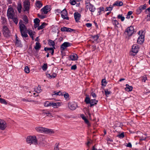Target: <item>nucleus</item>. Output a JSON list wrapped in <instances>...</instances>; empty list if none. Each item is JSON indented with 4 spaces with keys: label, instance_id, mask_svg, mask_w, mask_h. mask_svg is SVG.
I'll return each instance as SVG.
<instances>
[{
    "label": "nucleus",
    "instance_id": "nucleus-59",
    "mask_svg": "<svg viewBox=\"0 0 150 150\" xmlns=\"http://www.w3.org/2000/svg\"><path fill=\"white\" fill-rule=\"evenodd\" d=\"M38 16L40 18L42 19L45 18V16L44 15L42 14H38Z\"/></svg>",
    "mask_w": 150,
    "mask_h": 150
},
{
    "label": "nucleus",
    "instance_id": "nucleus-33",
    "mask_svg": "<svg viewBox=\"0 0 150 150\" xmlns=\"http://www.w3.org/2000/svg\"><path fill=\"white\" fill-rule=\"evenodd\" d=\"M63 96H64V98L67 100H68L69 99V96L68 93L65 92H63Z\"/></svg>",
    "mask_w": 150,
    "mask_h": 150
},
{
    "label": "nucleus",
    "instance_id": "nucleus-63",
    "mask_svg": "<svg viewBox=\"0 0 150 150\" xmlns=\"http://www.w3.org/2000/svg\"><path fill=\"white\" fill-rule=\"evenodd\" d=\"M59 93H58V92H57L56 91H54L52 96H53L54 95L59 96Z\"/></svg>",
    "mask_w": 150,
    "mask_h": 150
},
{
    "label": "nucleus",
    "instance_id": "nucleus-28",
    "mask_svg": "<svg viewBox=\"0 0 150 150\" xmlns=\"http://www.w3.org/2000/svg\"><path fill=\"white\" fill-rule=\"evenodd\" d=\"M112 24L114 25V27L115 28H118V27L117 26L119 24L118 21L116 20H112Z\"/></svg>",
    "mask_w": 150,
    "mask_h": 150
},
{
    "label": "nucleus",
    "instance_id": "nucleus-19",
    "mask_svg": "<svg viewBox=\"0 0 150 150\" xmlns=\"http://www.w3.org/2000/svg\"><path fill=\"white\" fill-rule=\"evenodd\" d=\"M91 37L92 39L94 40L93 41V42H96V43H98L99 42V41L98 40L99 37V35H92Z\"/></svg>",
    "mask_w": 150,
    "mask_h": 150
},
{
    "label": "nucleus",
    "instance_id": "nucleus-57",
    "mask_svg": "<svg viewBox=\"0 0 150 150\" xmlns=\"http://www.w3.org/2000/svg\"><path fill=\"white\" fill-rule=\"evenodd\" d=\"M49 101H47L45 102L44 103V105L45 107H48Z\"/></svg>",
    "mask_w": 150,
    "mask_h": 150
},
{
    "label": "nucleus",
    "instance_id": "nucleus-5",
    "mask_svg": "<svg viewBox=\"0 0 150 150\" xmlns=\"http://www.w3.org/2000/svg\"><path fill=\"white\" fill-rule=\"evenodd\" d=\"M7 15L8 19L13 18V17L14 16L15 13L12 7H11L8 8L7 10Z\"/></svg>",
    "mask_w": 150,
    "mask_h": 150
},
{
    "label": "nucleus",
    "instance_id": "nucleus-4",
    "mask_svg": "<svg viewBox=\"0 0 150 150\" xmlns=\"http://www.w3.org/2000/svg\"><path fill=\"white\" fill-rule=\"evenodd\" d=\"M139 47L137 44H134L132 46V52L130 53V55L134 56L138 52Z\"/></svg>",
    "mask_w": 150,
    "mask_h": 150
},
{
    "label": "nucleus",
    "instance_id": "nucleus-35",
    "mask_svg": "<svg viewBox=\"0 0 150 150\" xmlns=\"http://www.w3.org/2000/svg\"><path fill=\"white\" fill-rule=\"evenodd\" d=\"M48 44L50 46H54L55 45L54 42L50 39L48 40Z\"/></svg>",
    "mask_w": 150,
    "mask_h": 150
},
{
    "label": "nucleus",
    "instance_id": "nucleus-14",
    "mask_svg": "<svg viewBox=\"0 0 150 150\" xmlns=\"http://www.w3.org/2000/svg\"><path fill=\"white\" fill-rule=\"evenodd\" d=\"M6 127V122L3 120H0V129L2 130L5 129Z\"/></svg>",
    "mask_w": 150,
    "mask_h": 150
},
{
    "label": "nucleus",
    "instance_id": "nucleus-8",
    "mask_svg": "<svg viewBox=\"0 0 150 150\" xmlns=\"http://www.w3.org/2000/svg\"><path fill=\"white\" fill-rule=\"evenodd\" d=\"M68 13L67 10L65 9H64L62 11L61 16L64 19L69 20V18L67 16Z\"/></svg>",
    "mask_w": 150,
    "mask_h": 150
},
{
    "label": "nucleus",
    "instance_id": "nucleus-30",
    "mask_svg": "<svg viewBox=\"0 0 150 150\" xmlns=\"http://www.w3.org/2000/svg\"><path fill=\"white\" fill-rule=\"evenodd\" d=\"M41 47V45L40 43L38 42H36L35 43V46L34 47V48L35 50H39Z\"/></svg>",
    "mask_w": 150,
    "mask_h": 150
},
{
    "label": "nucleus",
    "instance_id": "nucleus-53",
    "mask_svg": "<svg viewBox=\"0 0 150 150\" xmlns=\"http://www.w3.org/2000/svg\"><path fill=\"white\" fill-rule=\"evenodd\" d=\"M70 3L72 5H75L76 4V1L75 0H70Z\"/></svg>",
    "mask_w": 150,
    "mask_h": 150
},
{
    "label": "nucleus",
    "instance_id": "nucleus-13",
    "mask_svg": "<svg viewBox=\"0 0 150 150\" xmlns=\"http://www.w3.org/2000/svg\"><path fill=\"white\" fill-rule=\"evenodd\" d=\"M61 103L59 102L53 103L49 101L48 107L52 106L54 108H57L61 106Z\"/></svg>",
    "mask_w": 150,
    "mask_h": 150
},
{
    "label": "nucleus",
    "instance_id": "nucleus-29",
    "mask_svg": "<svg viewBox=\"0 0 150 150\" xmlns=\"http://www.w3.org/2000/svg\"><path fill=\"white\" fill-rule=\"evenodd\" d=\"M123 5V2L121 1H116L113 5V6H121Z\"/></svg>",
    "mask_w": 150,
    "mask_h": 150
},
{
    "label": "nucleus",
    "instance_id": "nucleus-48",
    "mask_svg": "<svg viewBox=\"0 0 150 150\" xmlns=\"http://www.w3.org/2000/svg\"><path fill=\"white\" fill-rule=\"evenodd\" d=\"M117 137L120 138H124L125 137L124 133L122 132L120 134L117 135Z\"/></svg>",
    "mask_w": 150,
    "mask_h": 150
},
{
    "label": "nucleus",
    "instance_id": "nucleus-17",
    "mask_svg": "<svg viewBox=\"0 0 150 150\" xmlns=\"http://www.w3.org/2000/svg\"><path fill=\"white\" fill-rule=\"evenodd\" d=\"M144 36L142 35H141L138 38L137 40V42L138 44H142L144 41Z\"/></svg>",
    "mask_w": 150,
    "mask_h": 150
},
{
    "label": "nucleus",
    "instance_id": "nucleus-26",
    "mask_svg": "<svg viewBox=\"0 0 150 150\" xmlns=\"http://www.w3.org/2000/svg\"><path fill=\"white\" fill-rule=\"evenodd\" d=\"M46 76H47L50 79L51 78H55L57 76V74L56 73H54L52 74V75H51L50 74H46Z\"/></svg>",
    "mask_w": 150,
    "mask_h": 150
},
{
    "label": "nucleus",
    "instance_id": "nucleus-39",
    "mask_svg": "<svg viewBox=\"0 0 150 150\" xmlns=\"http://www.w3.org/2000/svg\"><path fill=\"white\" fill-rule=\"evenodd\" d=\"M47 64H44L42 67V69L43 71H46L47 70Z\"/></svg>",
    "mask_w": 150,
    "mask_h": 150
},
{
    "label": "nucleus",
    "instance_id": "nucleus-61",
    "mask_svg": "<svg viewBox=\"0 0 150 150\" xmlns=\"http://www.w3.org/2000/svg\"><path fill=\"white\" fill-rule=\"evenodd\" d=\"M73 30V29L71 28H67L66 32H71Z\"/></svg>",
    "mask_w": 150,
    "mask_h": 150
},
{
    "label": "nucleus",
    "instance_id": "nucleus-31",
    "mask_svg": "<svg viewBox=\"0 0 150 150\" xmlns=\"http://www.w3.org/2000/svg\"><path fill=\"white\" fill-rule=\"evenodd\" d=\"M47 25V24L46 23L44 22L40 26H38V30L42 29L44 28L45 27V25Z\"/></svg>",
    "mask_w": 150,
    "mask_h": 150
},
{
    "label": "nucleus",
    "instance_id": "nucleus-34",
    "mask_svg": "<svg viewBox=\"0 0 150 150\" xmlns=\"http://www.w3.org/2000/svg\"><path fill=\"white\" fill-rule=\"evenodd\" d=\"M98 13H99V15H100L101 14V12L102 11H104V8L103 7H100L98 8Z\"/></svg>",
    "mask_w": 150,
    "mask_h": 150
},
{
    "label": "nucleus",
    "instance_id": "nucleus-6",
    "mask_svg": "<svg viewBox=\"0 0 150 150\" xmlns=\"http://www.w3.org/2000/svg\"><path fill=\"white\" fill-rule=\"evenodd\" d=\"M134 32V29L132 26L128 27L125 31V33L128 36H130L132 35Z\"/></svg>",
    "mask_w": 150,
    "mask_h": 150
},
{
    "label": "nucleus",
    "instance_id": "nucleus-45",
    "mask_svg": "<svg viewBox=\"0 0 150 150\" xmlns=\"http://www.w3.org/2000/svg\"><path fill=\"white\" fill-rule=\"evenodd\" d=\"M11 19H12L14 22L16 24H17L18 23V20L17 18L15 17L14 16L13 17V18H11Z\"/></svg>",
    "mask_w": 150,
    "mask_h": 150
},
{
    "label": "nucleus",
    "instance_id": "nucleus-15",
    "mask_svg": "<svg viewBox=\"0 0 150 150\" xmlns=\"http://www.w3.org/2000/svg\"><path fill=\"white\" fill-rule=\"evenodd\" d=\"M77 107V105L76 103H68V108L71 110H75Z\"/></svg>",
    "mask_w": 150,
    "mask_h": 150
},
{
    "label": "nucleus",
    "instance_id": "nucleus-64",
    "mask_svg": "<svg viewBox=\"0 0 150 150\" xmlns=\"http://www.w3.org/2000/svg\"><path fill=\"white\" fill-rule=\"evenodd\" d=\"M62 11L60 9H57L55 10V13H61Z\"/></svg>",
    "mask_w": 150,
    "mask_h": 150
},
{
    "label": "nucleus",
    "instance_id": "nucleus-38",
    "mask_svg": "<svg viewBox=\"0 0 150 150\" xmlns=\"http://www.w3.org/2000/svg\"><path fill=\"white\" fill-rule=\"evenodd\" d=\"M21 33V35L23 37L26 38L28 36V35L25 33V30L24 31L20 32Z\"/></svg>",
    "mask_w": 150,
    "mask_h": 150
},
{
    "label": "nucleus",
    "instance_id": "nucleus-42",
    "mask_svg": "<svg viewBox=\"0 0 150 150\" xmlns=\"http://www.w3.org/2000/svg\"><path fill=\"white\" fill-rule=\"evenodd\" d=\"M40 20L38 18H35L34 19V22L35 24L38 25L40 22Z\"/></svg>",
    "mask_w": 150,
    "mask_h": 150
},
{
    "label": "nucleus",
    "instance_id": "nucleus-18",
    "mask_svg": "<svg viewBox=\"0 0 150 150\" xmlns=\"http://www.w3.org/2000/svg\"><path fill=\"white\" fill-rule=\"evenodd\" d=\"M78 56L76 54H71L69 56V60L72 61L76 60L78 59Z\"/></svg>",
    "mask_w": 150,
    "mask_h": 150
},
{
    "label": "nucleus",
    "instance_id": "nucleus-21",
    "mask_svg": "<svg viewBox=\"0 0 150 150\" xmlns=\"http://www.w3.org/2000/svg\"><path fill=\"white\" fill-rule=\"evenodd\" d=\"M19 24L20 32L25 31L26 29V27L23 23L20 24V22H19Z\"/></svg>",
    "mask_w": 150,
    "mask_h": 150
},
{
    "label": "nucleus",
    "instance_id": "nucleus-32",
    "mask_svg": "<svg viewBox=\"0 0 150 150\" xmlns=\"http://www.w3.org/2000/svg\"><path fill=\"white\" fill-rule=\"evenodd\" d=\"M146 4H145L143 5L140 6L139 7V8L142 12L143 10H144L145 9H146Z\"/></svg>",
    "mask_w": 150,
    "mask_h": 150
},
{
    "label": "nucleus",
    "instance_id": "nucleus-10",
    "mask_svg": "<svg viewBox=\"0 0 150 150\" xmlns=\"http://www.w3.org/2000/svg\"><path fill=\"white\" fill-rule=\"evenodd\" d=\"M87 5L86 6V7L87 9L89 10L92 13L94 12L96 10V8L95 6L91 3H87Z\"/></svg>",
    "mask_w": 150,
    "mask_h": 150
},
{
    "label": "nucleus",
    "instance_id": "nucleus-3",
    "mask_svg": "<svg viewBox=\"0 0 150 150\" xmlns=\"http://www.w3.org/2000/svg\"><path fill=\"white\" fill-rule=\"evenodd\" d=\"M30 2L28 0H24L23 2V10L25 11H28L30 9Z\"/></svg>",
    "mask_w": 150,
    "mask_h": 150
},
{
    "label": "nucleus",
    "instance_id": "nucleus-9",
    "mask_svg": "<svg viewBox=\"0 0 150 150\" xmlns=\"http://www.w3.org/2000/svg\"><path fill=\"white\" fill-rule=\"evenodd\" d=\"M71 44L69 42H64L61 45L60 50L61 51H63L67 47L71 46Z\"/></svg>",
    "mask_w": 150,
    "mask_h": 150
},
{
    "label": "nucleus",
    "instance_id": "nucleus-60",
    "mask_svg": "<svg viewBox=\"0 0 150 150\" xmlns=\"http://www.w3.org/2000/svg\"><path fill=\"white\" fill-rule=\"evenodd\" d=\"M146 138V137H144L143 136H142L140 139V141L145 140Z\"/></svg>",
    "mask_w": 150,
    "mask_h": 150
},
{
    "label": "nucleus",
    "instance_id": "nucleus-51",
    "mask_svg": "<svg viewBox=\"0 0 150 150\" xmlns=\"http://www.w3.org/2000/svg\"><path fill=\"white\" fill-rule=\"evenodd\" d=\"M28 34L30 35V38H32V40H33L34 39L33 34V33L31 31H29L28 32Z\"/></svg>",
    "mask_w": 150,
    "mask_h": 150
},
{
    "label": "nucleus",
    "instance_id": "nucleus-22",
    "mask_svg": "<svg viewBox=\"0 0 150 150\" xmlns=\"http://www.w3.org/2000/svg\"><path fill=\"white\" fill-rule=\"evenodd\" d=\"M98 101L95 99H91L89 104H90V107H91L94 105H95L98 102Z\"/></svg>",
    "mask_w": 150,
    "mask_h": 150
},
{
    "label": "nucleus",
    "instance_id": "nucleus-41",
    "mask_svg": "<svg viewBox=\"0 0 150 150\" xmlns=\"http://www.w3.org/2000/svg\"><path fill=\"white\" fill-rule=\"evenodd\" d=\"M0 100V103L2 104H4L5 105H6L7 104V103L6 102V100L4 99L1 98Z\"/></svg>",
    "mask_w": 150,
    "mask_h": 150
},
{
    "label": "nucleus",
    "instance_id": "nucleus-47",
    "mask_svg": "<svg viewBox=\"0 0 150 150\" xmlns=\"http://www.w3.org/2000/svg\"><path fill=\"white\" fill-rule=\"evenodd\" d=\"M105 94L107 96H108L111 93V92L110 91H109L107 89L105 91Z\"/></svg>",
    "mask_w": 150,
    "mask_h": 150
},
{
    "label": "nucleus",
    "instance_id": "nucleus-36",
    "mask_svg": "<svg viewBox=\"0 0 150 150\" xmlns=\"http://www.w3.org/2000/svg\"><path fill=\"white\" fill-rule=\"evenodd\" d=\"M22 100L23 101H26V102H35V103H36L38 102L37 101H35L34 100H29L28 99L26 98H23Z\"/></svg>",
    "mask_w": 150,
    "mask_h": 150
},
{
    "label": "nucleus",
    "instance_id": "nucleus-16",
    "mask_svg": "<svg viewBox=\"0 0 150 150\" xmlns=\"http://www.w3.org/2000/svg\"><path fill=\"white\" fill-rule=\"evenodd\" d=\"M81 15L78 12H76L74 13V18L76 22H78L81 18Z\"/></svg>",
    "mask_w": 150,
    "mask_h": 150
},
{
    "label": "nucleus",
    "instance_id": "nucleus-11",
    "mask_svg": "<svg viewBox=\"0 0 150 150\" xmlns=\"http://www.w3.org/2000/svg\"><path fill=\"white\" fill-rule=\"evenodd\" d=\"M50 10V6L47 5L42 8L41 9V11L43 13L45 14H47Z\"/></svg>",
    "mask_w": 150,
    "mask_h": 150
},
{
    "label": "nucleus",
    "instance_id": "nucleus-44",
    "mask_svg": "<svg viewBox=\"0 0 150 150\" xmlns=\"http://www.w3.org/2000/svg\"><path fill=\"white\" fill-rule=\"evenodd\" d=\"M24 71L25 73L28 74L30 72V69L28 66H26L25 67Z\"/></svg>",
    "mask_w": 150,
    "mask_h": 150
},
{
    "label": "nucleus",
    "instance_id": "nucleus-54",
    "mask_svg": "<svg viewBox=\"0 0 150 150\" xmlns=\"http://www.w3.org/2000/svg\"><path fill=\"white\" fill-rule=\"evenodd\" d=\"M147 79V77L146 75L142 77V81L145 82L146 81Z\"/></svg>",
    "mask_w": 150,
    "mask_h": 150
},
{
    "label": "nucleus",
    "instance_id": "nucleus-25",
    "mask_svg": "<svg viewBox=\"0 0 150 150\" xmlns=\"http://www.w3.org/2000/svg\"><path fill=\"white\" fill-rule=\"evenodd\" d=\"M126 88H125V90L126 91L129 92L132 91L133 87L131 86H129L128 84L126 85Z\"/></svg>",
    "mask_w": 150,
    "mask_h": 150
},
{
    "label": "nucleus",
    "instance_id": "nucleus-24",
    "mask_svg": "<svg viewBox=\"0 0 150 150\" xmlns=\"http://www.w3.org/2000/svg\"><path fill=\"white\" fill-rule=\"evenodd\" d=\"M22 8V6L20 2H18V3L17 9L19 13H20L21 12V9Z\"/></svg>",
    "mask_w": 150,
    "mask_h": 150
},
{
    "label": "nucleus",
    "instance_id": "nucleus-55",
    "mask_svg": "<svg viewBox=\"0 0 150 150\" xmlns=\"http://www.w3.org/2000/svg\"><path fill=\"white\" fill-rule=\"evenodd\" d=\"M91 95L92 96L93 98H96V93L93 92H92L91 93Z\"/></svg>",
    "mask_w": 150,
    "mask_h": 150
},
{
    "label": "nucleus",
    "instance_id": "nucleus-56",
    "mask_svg": "<svg viewBox=\"0 0 150 150\" xmlns=\"http://www.w3.org/2000/svg\"><path fill=\"white\" fill-rule=\"evenodd\" d=\"M77 68V66L76 65H74L72 66L71 67V69L73 70H75Z\"/></svg>",
    "mask_w": 150,
    "mask_h": 150
},
{
    "label": "nucleus",
    "instance_id": "nucleus-37",
    "mask_svg": "<svg viewBox=\"0 0 150 150\" xmlns=\"http://www.w3.org/2000/svg\"><path fill=\"white\" fill-rule=\"evenodd\" d=\"M117 18L119 19H120L122 21H123L125 19L124 17L122 16V15L119 14L117 16Z\"/></svg>",
    "mask_w": 150,
    "mask_h": 150
},
{
    "label": "nucleus",
    "instance_id": "nucleus-2",
    "mask_svg": "<svg viewBox=\"0 0 150 150\" xmlns=\"http://www.w3.org/2000/svg\"><path fill=\"white\" fill-rule=\"evenodd\" d=\"M26 142L28 144L31 145V144L36 145L38 143L35 136H29L27 137Z\"/></svg>",
    "mask_w": 150,
    "mask_h": 150
},
{
    "label": "nucleus",
    "instance_id": "nucleus-23",
    "mask_svg": "<svg viewBox=\"0 0 150 150\" xmlns=\"http://www.w3.org/2000/svg\"><path fill=\"white\" fill-rule=\"evenodd\" d=\"M35 4L36 8H36L37 9L40 8L42 6V4L39 1H37Z\"/></svg>",
    "mask_w": 150,
    "mask_h": 150
},
{
    "label": "nucleus",
    "instance_id": "nucleus-58",
    "mask_svg": "<svg viewBox=\"0 0 150 150\" xmlns=\"http://www.w3.org/2000/svg\"><path fill=\"white\" fill-rule=\"evenodd\" d=\"M141 12V11H140L139 8L136 10V13L137 14H139Z\"/></svg>",
    "mask_w": 150,
    "mask_h": 150
},
{
    "label": "nucleus",
    "instance_id": "nucleus-49",
    "mask_svg": "<svg viewBox=\"0 0 150 150\" xmlns=\"http://www.w3.org/2000/svg\"><path fill=\"white\" fill-rule=\"evenodd\" d=\"M113 6H112L111 7L109 6L106 7L105 11H111L112 9Z\"/></svg>",
    "mask_w": 150,
    "mask_h": 150
},
{
    "label": "nucleus",
    "instance_id": "nucleus-62",
    "mask_svg": "<svg viewBox=\"0 0 150 150\" xmlns=\"http://www.w3.org/2000/svg\"><path fill=\"white\" fill-rule=\"evenodd\" d=\"M86 25L88 28H90L92 26V24L91 23H87L86 24Z\"/></svg>",
    "mask_w": 150,
    "mask_h": 150
},
{
    "label": "nucleus",
    "instance_id": "nucleus-20",
    "mask_svg": "<svg viewBox=\"0 0 150 150\" xmlns=\"http://www.w3.org/2000/svg\"><path fill=\"white\" fill-rule=\"evenodd\" d=\"M16 45L18 47H21L22 46V45L21 43V41L20 40H19V38L17 36L16 37Z\"/></svg>",
    "mask_w": 150,
    "mask_h": 150
},
{
    "label": "nucleus",
    "instance_id": "nucleus-1",
    "mask_svg": "<svg viewBox=\"0 0 150 150\" xmlns=\"http://www.w3.org/2000/svg\"><path fill=\"white\" fill-rule=\"evenodd\" d=\"M35 129L38 132L44 133L46 134L54 133L52 129L41 127H35Z\"/></svg>",
    "mask_w": 150,
    "mask_h": 150
},
{
    "label": "nucleus",
    "instance_id": "nucleus-27",
    "mask_svg": "<svg viewBox=\"0 0 150 150\" xmlns=\"http://www.w3.org/2000/svg\"><path fill=\"white\" fill-rule=\"evenodd\" d=\"M86 96L84 100V102H85L86 104H89L91 101L90 98L89 97L88 95H86Z\"/></svg>",
    "mask_w": 150,
    "mask_h": 150
},
{
    "label": "nucleus",
    "instance_id": "nucleus-46",
    "mask_svg": "<svg viewBox=\"0 0 150 150\" xmlns=\"http://www.w3.org/2000/svg\"><path fill=\"white\" fill-rule=\"evenodd\" d=\"M83 120L85 123L88 125V126H91L90 123H89L88 120L86 118Z\"/></svg>",
    "mask_w": 150,
    "mask_h": 150
},
{
    "label": "nucleus",
    "instance_id": "nucleus-7",
    "mask_svg": "<svg viewBox=\"0 0 150 150\" xmlns=\"http://www.w3.org/2000/svg\"><path fill=\"white\" fill-rule=\"evenodd\" d=\"M3 34L6 37H8L10 35V31L8 27L4 25L3 27Z\"/></svg>",
    "mask_w": 150,
    "mask_h": 150
},
{
    "label": "nucleus",
    "instance_id": "nucleus-40",
    "mask_svg": "<svg viewBox=\"0 0 150 150\" xmlns=\"http://www.w3.org/2000/svg\"><path fill=\"white\" fill-rule=\"evenodd\" d=\"M23 21L26 23H28V18L27 16L25 15L23 16Z\"/></svg>",
    "mask_w": 150,
    "mask_h": 150
},
{
    "label": "nucleus",
    "instance_id": "nucleus-50",
    "mask_svg": "<svg viewBox=\"0 0 150 150\" xmlns=\"http://www.w3.org/2000/svg\"><path fill=\"white\" fill-rule=\"evenodd\" d=\"M59 143H56L55 145V147L54 148V150H59Z\"/></svg>",
    "mask_w": 150,
    "mask_h": 150
},
{
    "label": "nucleus",
    "instance_id": "nucleus-12",
    "mask_svg": "<svg viewBox=\"0 0 150 150\" xmlns=\"http://www.w3.org/2000/svg\"><path fill=\"white\" fill-rule=\"evenodd\" d=\"M42 112L44 115H46L47 116H48L50 117H53V115L51 113L52 111L51 110H42Z\"/></svg>",
    "mask_w": 150,
    "mask_h": 150
},
{
    "label": "nucleus",
    "instance_id": "nucleus-43",
    "mask_svg": "<svg viewBox=\"0 0 150 150\" xmlns=\"http://www.w3.org/2000/svg\"><path fill=\"white\" fill-rule=\"evenodd\" d=\"M102 85L103 86H105L107 83V82L106 81L105 79H103L101 81Z\"/></svg>",
    "mask_w": 150,
    "mask_h": 150
},
{
    "label": "nucleus",
    "instance_id": "nucleus-52",
    "mask_svg": "<svg viewBox=\"0 0 150 150\" xmlns=\"http://www.w3.org/2000/svg\"><path fill=\"white\" fill-rule=\"evenodd\" d=\"M67 28V27L64 26L61 28L60 30L62 32L66 31Z\"/></svg>",
    "mask_w": 150,
    "mask_h": 150
}]
</instances>
